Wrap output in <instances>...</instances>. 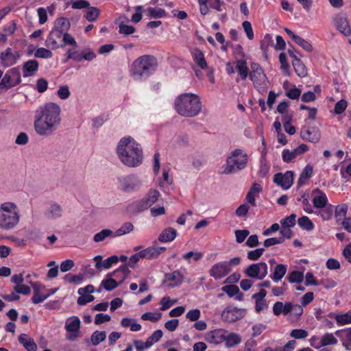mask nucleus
Masks as SVG:
<instances>
[{
  "label": "nucleus",
  "mask_w": 351,
  "mask_h": 351,
  "mask_svg": "<svg viewBox=\"0 0 351 351\" xmlns=\"http://www.w3.org/2000/svg\"><path fill=\"white\" fill-rule=\"evenodd\" d=\"M293 65L296 73L300 77L306 76L307 74L306 67L299 58L293 60Z\"/></svg>",
  "instance_id": "40"
},
{
  "label": "nucleus",
  "mask_w": 351,
  "mask_h": 351,
  "mask_svg": "<svg viewBox=\"0 0 351 351\" xmlns=\"http://www.w3.org/2000/svg\"><path fill=\"white\" fill-rule=\"evenodd\" d=\"M80 326V320L77 317H73L71 320H67L66 322V330L68 332H73L69 335L67 338L70 341H73L77 337V333L79 332Z\"/></svg>",
  "instance_id": "22"
},
{
  "label": "nucleus",
  "mask_w": 351,
  "mask_h": 351,
  "mask_svg": "<svg viewBox=\"0 0 351 351\" xmlns=\"http://www.w3.org/2000/svg\"><path fill=\"white\" fill-rule=\"evenodd\" d=\"M117 152L121 162L129 167H136L143 163V153L141 145L132 137L121 138Z\"/></svg>",
  "instance_id": "2"
},
{
  "label": "nucleus",
  "mask_w": 351,
  "mask_h": 351,
  "mask_svg": "<svg viewBox=\"0 0 351 351\" xmlns=\"http://www.w3.org/2000/svg\"><path fill=\"white\" fill-rule=\"evenodd\" d=\"M174 105L176 112L186 117L197 116L202 108L199 96L193 93L181 94L175 99Z\"/></svg>",
  "instance_id": "3"
},
{
  "label": "nucleus",
  "mask_w": 351,
  "mask_h": 351,
  "mask_svg": "<svg viewBox=\"0 0 351 351\" xmlns=\"http://www.w3.org/2000/svg\"><path fill=\"white\" fill-rule=\"evenodd\" d=\"M265 252L264 247L256 249L254 250L249 251L247 252V258L251 261L258 260Z\"/></svg>",
  "instance_id": "51"
},
{
  "label": "nucleus",
  "mask_w": 351,
  "mask_h": 351,
  "mask_svg": "<svg viewBox=\"0 0 351 351\" xmlns=\"http://www.w3.org/2000/svg\"><path fill=\"white\" fill-rule=\"evenodd\" d=\"M300 136L304 140L311 143H316L321 138V133L317 128L303 127L300 131Z\"/></svg>",
  "instance_id": "17"
},
{
  "label": "nucleus",
  "mask_w": 351,
  "mask_h": 351,
  "mask_svg": "<svg viewBox=\"0 0 351 351\" xmlns=\"http://www.w3.org/2000/svg\"><path fill=\"white\" fill-rule=\"evenodd\" d=\"M64 280L71 284L79 285L82 282L84 276L82 274L77 275H72L68 274L64 276Z\"/></svg>",
  "instance_id": "46"
},
{
  "label": "nucleus",
  "mask_w": 351,
  "mask_h": 351,
  "mask_svg": "<svg viewBox=\"0 0 351 351\" xmlns=\"http://www.w3.org/2000/svg\"><path fill=\"white\" fill-rule=\"evenodd\" d=\"M222 290L225 291L230 297H233L239 293V287L234 285L224 286L222 287Z\"/></svg>",
  "instance_id": "56"
},
{
  "label": "nucleus",
  "mask_w": 351,
  "mask_h": 351,
  "mask_svg": "<svg viewBox=\"0 0 351 351\" xmlns=\"http://www.w3.org/2000/svg\"><path fill=\"white\" fill-rule=\"evenodd\" d=\"M250 78L253 82L255 88L259 92H265L269 84V81L263 70L257 63L251 64Z\"/></svg>",
  "instance_id": "9"
},
{
  "label": "nucleus",
  "mask_w": 351,
  "mask_h": 351,
  "mask_svg": "<svg viewBox=\"0 0 351 351\" xmlns=\"http://www.w3.org/2000/svg\"><path fill=\"white\" fill-rule=\"evenodd\" d=\"M38 62L36 60H29L24 62L22 67L23 77L32 76L38 70Z\"/></svg>",
  "instance_id": "24"
},
{
  "label": "nucleus",
  "mask_w": 351,
  "mask_h": 351,
  "mask_svg": "<svg viewBox=\"0 0 351 351\" xmlns=\"http://www.w3.org/2000/svg\"><path fill=\"white\" fill-rule=\"evenodd\" d=\"M19 341L23 344L27 351H36L37 350V345L34 339L31 337H28L26 334L23 333L19 335Z\"/></svg>",
  "instance_id": "26"
},
{
  "label": "nucleus",
  "mask_w": 351,
  "mask_h": 351,
  "mask_svg": "<svg viewBox=\"0 0 351 351\" xmlns=\"http://www.w3.org/2000/svg\"><path fill=\"white\" fill-rule=\"evenodd\" d=\"M45 46L52 50L63 48L66 45L77 48L78 45L75 38L70 34H63L60 32L52 29L45 40Z\"/></svg>",
  "instance_id": "8"
},
{
  "label": "nucleus",
  "mask_w": 351,
  "mask_h": 351,
  "mask_svg": "<svg viewBox=\"0 0 351 351\" xmlns=\"http://www.w3.org/2000/svg\"><path fill=\"white\" fill-rule=\"evenodd\" d=\"M77 48L72 47L71 49H69L66 51V61L70 59H72L77 62L81 61L82 54L79 53L78 51L76 50Z\"/></svg>",
  "instance_id": "45"
},
{
  "label": "nucleus",
  "mask_w": 351,
  "mask_h": 351,
  "mask_svg": "<svg viewBox=\"0 0 351 351\" xmlns=\"http://www.w3.org/2000/svg\"><path fill=\"white\" fill-rule=\"evenodd\" d=\"M71 27L70 21L68 19L64 17H61L57 19L55 21L54 26L52 29L57 30L58 32H60L63 34H69L68 31Z\"/></svg>",
  "instance_id": "25"
},
{
  "label": "nucleus",
  "mask_w": 351,
  "mask_h": 351,
  "mask_svg": "<svg viewBox=\"0 0 351 351\" xmlns=\"http://www.w3.org/2000/svg\"><path fill=\"white\" fill-rule=\"evenodd\" d=\"M274 182L284 189H289L293 182V173L291 171H287L285 174L280 173L274 176Z\"/></svg>",
  "instance_id": "18"
},
{
  "label": "nucleus",
  "mask_w": 351,
  "mask_h": 351,
  "mask_svg": "<svg viewBox=\"0 0 351 351\" xmlns=\"http://www.w3.org/2000/svg\"><path fill=\"white\" fill-rule=\"evenodd\" d=\"M313 172V167L309 165H306L300 176L298 181V185H302L305 181L308 180L312 176Z\"/></svg>",
  "instance_id": "36"
},
{
  "label": "nucleus",
  "mask_w": 351,
  "mask_h": 351,
  "mask_svg": "<svg viewBox=\"0 0 351 351\" xmlns=\"http://www.w3.org/2000/svg\"><path fill=\"white\" fill-rule=\"evenodd\" d=\"M101 285L107 291H112L118 287V283L112 278L104 280Z\"/></svg>",
  "instance_id": "55"
},
{
  "label": "nucleus",
  "mask_w": 351,
  "mask_h": 351,
  "mask_svg": "<svg viewBox=\"0 0 351 351\" xmlns=\"http://www.w3.org/2000/svg\"><path fill=\"white\" fill-rule=\"evenodd\" d=\"M288 280L291 283L301 282L304 280V274L299 271H293L289 274Z\"/></svg>",
  "instance_id": "44"
},
{
  "label": "nucleus",
  "mask_w": 351,
  "mask_h": 351,
  "mask_svg": "<svg viewBox=\"0 0 351 351\" xmlns=\"http://www.w3.org/2000/svg\"><path fill=\"white\" fill-rule=\"evenodd\" d=\"M119 189L125 193H132L138 191L142 182L134 175H130L118 178Z\"/></svg>",
  "instance_id": "10"
},
{
  "label": "nucleus",
  "mask_w": 351,
  "mask_h": 351,
  "mask_svg": "<svg viewBox=\"0 0 351 351\" xmlns=\"http://www.w3.org/2000/svg\"><path fill=\"white\" fill-rule=\"evenodd\" d=\"M312 195L313 206L317 209L315 211V215L319 216L323 221L330 220L333 214V206L328 203L326 193L316 188L313 190Z\"/></svg>",
  "instance_id": "6"
},
{
  "label": "nucleus",
  "mask_w": 351,
  "mask_h": 351,
  "mask_svg": "<svg viewBox=\"0 0 351 351\" xmlns=\"http://www.w3.org/2000/svg\"><path fill=\"white\" fill-rule=\"evenodd\" d=\"M61 108L56 103L49 102L36 110L34 128L40 136L47 137L53 134L61 123Z\"/></svg>",
  "instance_id": "1"
},
{
  "label": "nucleus",
  "mask_w": 351,
  "mask_h": 351,
  "mask_svg": "<svg viewBox=\"0 0 351 351\" xmlns=\"http://www.w3.org/2000/svg\"><path fill=\"white\" fill-rule=\"evenodd\" d=\"M21 82V73L18 67L10 69L3 77L0 82V87L10 88L20 84Z\"/></svg>",
  "instance_id": "12"
},
{
  "label": "nucleus",
  "mask_w": 351,
  "mask_h": 351,
  "mask_svg": "<svg viewBox=\"0 0 351 351\" xmlns=\"http://www.w3.org/2000/svg\"><path fill=\"white\" fill-rule=\"evenodd\" d=\"M19 51H14L8 47L0 54V64L3 67L7 68L15 64L20 59Z\"/></svg>",
  "instance_id": "14"
},
{
  "label": "nucleus",
  "mask_w": 351,
  "mask_h": 351,
  "mask_svg": "<svg viewBox=\"0 0 351 351\" xmlns=\"http://www.w3.org/2000/svg\"><path fill=\"white\" fill-rule=\"evenodd\" d=\"M231 270L232 268L228 267L227 261H223L213 265L209 271V274L215 279L219 280L228 275Z\"/></svg>",
  "instance_id": "16"
},
{
  "label": "nucleus",
  "mask_w": 351,
  "mask_h": 351,
  "mask_svg": "<svg viewBox=\"0 0 351 351\" xmlns=\"http://www.w3.org/2000/svg\"><path fill=\"white\" fill-rule=\"evenodd\" d=\"M34 56L37 58L48 59L53 56V53L48 49L39 47L34 51Z\"/></svg>",
  "instance_id": "41"
},
{
  "label": "nucleus",
  "mask_w": 351,
  "mask_h": 351,
  "mask_svg": "<svg viewBox=\"0 0 351 351\" xmlns=\"http://www.w3.org/2000/svg\"><path fill=\"white\" fill-rule=\"evenodd\" d=\"M335 319L338 325L342 326L351 324V315L349 313L337 315L335 317Z\"/></svg>",
  "instance_id": "52"
},
{
  "label": "nucleus",
  "mask_w": 351,
  "mask_h": 351,
  "mask_svg": "<svg viewBox=\"0 0 351 351\" xmlns=\"http://www.w3.org/2000/svg\"><path fill=\"white\" fill-rule=\"evenodd\" d=\"M236 69L238 71L241 80H245L249 74V69L247 67L246 61L244 60H237Z\"/></svg>",
  "instance_id": "29"
},
{
  "label": "nucleus",
  "mask_w": 351,
  "mask_h": 351,
  "mask_svg": "<svg viewBox=\"0 0 351 351\" xmlns=\"http://www.w3.org/2000/svg\"><path fill=\"white\" fill-rule=\"evenodd\" d=\"M224 341H226V346L227 348H231L239 344L241 342V338L239 335L232 332L227 336L225 335Z\"/></svg>",
  "instance_id": "33"
},
{
  "label": "nucleus",
  "mask_w": 351,
  "mask_h": 351,
  "mask_svg": "<svg viewBox=\"0 0 351 351\" xmlns=\"http://www.w3.org/2000/svg\"><path fill=\"white\" fill-rule=\"evenodd\" d=\"M203 257V254L200 252H189L183 255V258L186 260L189 263H191V258H193V261H198Z\"/></svg>",
  "instance_id": "50"
},
{
  "label": "nucleus",
  "mask_w": 351,
  "mask_h": 351,
  "mask_svg": "<svg viewBox=\"0 0 351 351\" xmlns=\"http://www.w3.org/2000/svg\"><path fill=\"white\" fill-rule=\"evenodd\" d=\"M334 21L335 25L339 32L345 36H349L351 34V27L346 16L339 15Z\"/></svg>",
  "instance_id": "21"
},
{
  "label": "nucleus",
  "mask_w": 351,
  "mask_h": 351,
  "mask_svg": "<svg viewBox=\"0 0 351 351\" xmlns=\"http://www.w3.org/2000/svg\"><path fill=\"white\" fill-rule=\"evenodd\" d=\"M249 234H250V231L247 230H236L235 236H236L237 242L239 243H243Z\"/></svg>",
  "instance_id": "58"
},
{
  "label": "nucleus",
  "mask_w": 351,
  "mask_h": 351,
  "mask_svg": "<svg viewBox=\"0 0 351 351\" xmlns=\"http://www.w3.org/2000/svg\"><path fill=\"white\" fill-rule=\"evenodd\" d=\"M193 60L195 63L202 69L207 68V62L202 51L195 49L193 52Z\"/></svg>",
  "instance_id": "31"
},
{
  "label": "nucleus",
  "mask_w": 351,
  "mask_h": 351,
  "mask_svg": "<svg viewBox=\"0 0 351 351\" xmlns=\"http://www.w3.org/2000/svg\"><path fill=\"white\" fill-rule=\"evenodd\" d=\"M163 332L161 330H156L150 337L147 339V346L152 347L154 343L158 342L162 337Z\"/></svg>",
  "instance_id": "43"
},
{
  "label": "nucleus",
  "mask_w": 351,
  "mask_h": 351,
  "mask_svg": "<svg viewBox=\"0 0 351 351\" xmlns=\"http://www.w3.org/2000/svg\"><path fill=\"white\" fill-rule=\"evenodd\" d=\"M226 332L227 331L223 329H215L207 332L205 334L204 339L210 343L219 344L224 341Z\"/></svg>",
  "instance_id": "20"
},
{
  "label": "nucleus",
  "mask_w": 351,
  "mask_h": 351,
  "mask_svg": "<svg viewBox=\"0 0 351 351\" xmlns=\"http://www.w3.org/2000/svg\"><path fill=\"white\" fill-rule=\"evenodd\" d=\"M119 262V257L116 255L111 256L103 261V268L109 269L113 264Z\"/></svg>",
  "instance_id": "64"
},
{
  "label": "nucleus",
  "mask_w": 351,
  "mask_h": 351,
  "mask_svg": "<svg viewBox=\"0 0 351 351\" xmlns=\"http://www.w3.org/2000/svg\"><path fill=\"white\" fill-rule=\"evenodd\" d=\"M287 272V266L283 264H278L274 271V273L270 276V278L274 282L280 280Z\"/></svg>",
  "instance_id": "30"
},
{
  "label": "nucleus",
  "mask_w": 351,
  "mask_h": 351,
  "mask_svg": "<svg viewBox=\"0 0 351 351\" xmlns=\"http://www.w3.org/2000/svg\"><path fill=\"white\" fill-rule=\"evenodd\" d=\"M308 333L304 329H293L290 333V336L293 338L300 339L307 337Z\"/></svg>",
  "instance_id": "53"
},
{
  "label": "nucleus",
  "mask_w": 351,
  "mask_h": 351,
  "mask_svg": "<svg viewBox=\"0 0 351 351\" xmlns=\"http://www.w3.org/2000/svg\"><path fill=\"white\" fill-rule=\"evenodd\" d=\"M108 237L114 238V232L110 229H103L94 235L93 241L96 243H99L104 241Z\"/></svg>",
  "instance_id": "34"
},
{
  "label": "nucleus",
  "mask_w": 351,
  "mask_h": 351,
  "mask_svg": "<svg viewBox=\"0 0 351 351\" xmlns=\"http://www.w3.org/2000/svg\"><path fill=\"white\" fill-rule=\"evenodd\" d=\"M166 250L165 247L150 246L146 248L147 259L156 258Z\"/></svg>",
  "instance_id": "35"
},
{
  "label": "nucleus",
  "mask_w": 351,
  "mask_h": 351,
  "mask_svg": "<svg viewBox=\"0 0 351 351\" xmlns=\"http://www.w3.org/2000/svg\"><path fill=\"white\" fill-rule=\"evenodd\" d=\"M177 235L176 230L173 228L165 229L159 235L158 241L160 242H170L175 239Z\"/></svg>",
  "instance_id": "27"
},
{
  "label": "nucleus",
  "mask_w": 351,
  "mask_h": 351,
  "mask_svg": "<svg viewBox=\"0 0 351 351\" xmlns=\"http://www.w3.org/2000/svg\"><path fill=\"white\" fill-rule=\"evenodd\" d=\"M294 42L308 52H311L313 49L312 45L308 41L299 36L295 38Z\"/></svg>",
  "instance_id": "48"
},
{
  "label": "nucleus",
  "mask_w": 351,
  "mask_h": 351,
  "mask_svg": "<svg viewBox=\"0 0 351 351\" xmlns=\"http://www.w3.org/2000/svg\"><path fill=\"white\" fill-rule=\"evenodd\" d=\"M348 211V206L345 204H339L336 206L335 213L337 217H346Z\"/></svg>",
  "instance_id": "60"
},
{
  "label": "nucleus",
  "mask_w": 351,
  "mask_h": 351,
  "mask_svg": "<svg viewBox=\"0 0 351 351\" xmlns=\"http://www.w3.org/2000/svg\"><path fill=\"white\" fill-rule=\"evenodd\" d=\"M242 26L248 39L252 40L254 38V32L252 29L251 23L250 21H245L242 23Z\"/></svg>",
  "instance_id": "62"
},
{
  "label": "nucleus",
  "mask_w": 351,
  "mask_h": 351,
  "mask_svg": "<svg viewBox=\"0 0 351 351\" xmlns=\"http://www.w3.org/2000/svg\"><path fill=\"white\" fill-rule=\"evenodd\" d=\"M161 317L160 313H154L152 312H147L141 315V319L143 320H149L153 322H157Z\"/></svg>",
  "instance_id": "57"
},
{
  "label": "nucleus",
  "mask_w": 351,
  "mask_h": 351,
  "mask_svg": "<svg viewBox=\"0 0 351 351\" xmlns=\"http://www.w3.org/2000/svg\"><path fill=\"white\" fill-rule=\"evenodd\" d=\"M201 315V312L199 309L190 310L186 314V317L191 322H195L199 319Z\"/></svg>",
  "instance_id": "63"
},
{
  "label": "nucleus",
  "mask_w": 351,
  "mask_h": 351,
  "mask_svg": "<svg viewBox=\"0 0 351 351\" xmlns=\"http://www.w3.org/2000/svg\"><path fill=\"white\" fill-rule=\"evenodd\" d=\"M106 338V332L105 331L96 330L91 335V341L94 346H97L104 341Z\"/></svg>",
  "instance_id": "42"
},
{
  "label": "nucleus",
  "mask_w": 351,
  "mask_h": 351,
  "mask_svg": "<svg viewBox=\"0 0 351 351\" xmlns=\"http://www.w3.org/2000/svg\"><path fill=\"white\" fill-rule=\"evenodd\" d=\"M159 197L160 192L158 190L150 189L144 199L139 200L133 204L134 210L141 212L147 210L157 202Z\"/></svg>",
  "instance_id": "11"
},
{
  "label": "nucleus",
  "mask_w": 351,
  "mask_h": 351,
  "mask_svg": "<svg viewBox=\"0 0 351 351\" xmlns=\"http://www.w3.org/2000/svg\"><path fill=\"white\" fill-rule=\"evenodd\" d=\"M21 220V214L17 205L12 202L0 204V229L11 230L14 229Z\"/></svg>",
  "instance_id": "5"
},
{
  "label": "nucleus",
  "mask_w": 351,
  "mask_h": 351,
  "mask_svg": "<svg viewBox=\"0 0 351 351\" xmlns=\"http://www.w3.org/2000/svg\"><path fill=\"white\" fill-rule=\"evenodd\" d=\"M298 223L299 226L306 231H311L314 229V224L311 219L306 217L303 216L298 219Z\"/></svg>",
  "instance_id": "39"
},
{
  "label": "nucleus",
  "mask_w": 351,
  "mask_h": 351,
  "mask_svg": "<svg viewBox=\"0 0 351 351\" xmlns=\"http://www.w3.org/2000/svg\"><path fill=\"white\" fill-rule=\"evenodd\" d=\"M134 229V225L131 222L127 221L123 223L119 228L114 231V234L115 237H121L130 233Z\"/></svg>",
  "instance_id": "32"
},
{
  "label": "nucleus",
  "mask_w": 351,
  "mask_h": 351,
  "mask_svg": "<svg viewBox=\"0 0 351 351\" xmlns=\"http://www.w3.org/2000/svg\"><path fill=\"white\" fill-rule=\"evenodd\" d=\"M247 161V154L241 149H236L227 158L223 173L231 174L241 171L246 167Z\"/></svg>",
  "instance_id": "7"
},
{
  "label": "nucleus",
  "mask_w": 351,
  "mask_h": 351,
  "mask_svg": "<svg viewBox=\"0 0 351 351\" xmlns=\"http://www.w3.org/2000/svg\"><path fill=\"white\" fill-rule=\"evenodd\" d=\"M319 343V347L336 345L337 343V339L332 333H326L322 337Z\"/></svg>",
  "instance_id": "37"
},
{
  "label": "nucleus",
  "mask_w": 351,
  "mask_h": 351,
  "mask_svg": "<svg viewBox=\"0 0 351 351\" xmlns=\"http://www.w3.org/2000/svg\"><path fill=\"white\" fill-rule=\"evenodd\" d=\"M99 14V10L97 8L91 7L86 11L85 17L88 21H93L97 19Z\"/></svg>",
  "instance_id": "49"
},
{
  "label": "nucleus",
  "mask_w": 351,
  "mask_h": 351,
  "mask_svg": "<svg viewBox=\"0 0 351 351\" xmlns=\"http://www.w3.org/2000/svg\"><path fill=\"white\" fill-rule=\"evenodd\" d=\"M57 95L61 99H68L71 95L68 86H60L57 91Z\"/></svg>",
  "instance_id": "54"
},
{
  "label": "nucleus",
  "mask_w": 351,
  "mask_h": 351,
  "mask_svg": "<svg viewBox=\"0 0 351 351\" xmlns=\"http://www.w3.org/2000/svg\"><path fill=\"white\" fill-rule=\"evenodd\" d=\"M184 280V276L180 271L176 270L171 273L165 274V282H170L169 286L175 287L180 286Z\"/></svg>",
  "instance_id": "23"
},
{
  "label": "nucleus",
  "mask_w": 351,
  "mask_h": 351,
  "mask_svg": "<svg viewBox=\"0 0 351 351\" xmlns=\"http://www.w3.org/2000/svg\"><path fill=\"white\" fill-rule=\"evenodd\" d=\"M245 309L232 306L226 307L221 313V319L226 322H235L245 317Z\"/></svg>",
  "instance_id": "13"
},
{
  "label": "nucleus",
  "mask_w": 351,
  "mask_h": 351,
  "mask_svg": "<svg viewBox=\"0 0 351 351\" xmlns=\"http://www.w3.org/2000/svg\"><path fill=\"white\" fill-rule=\"evenodd\" d=\"M64 209L62 206L58 203L50 201L47 203L45 210V216L48 219H57L62 217Z\"/></svg>",
  "instance_id": "15"
},
{
  "label": "nucleus",
  "mask_w": 351,
  "mask_h": 351,
  "mask_svg": "<svg viewBox=\"0 0 351 351\" xmlns=\"http://www.w3.org/2000/svg\"><path fill=\"white\" fill-rule=\"evenodd\" d=\"M95 299L94 296L91 294L82 293L77 298V302L79 305H85L88 302L93 301Z\"/></svg>",
  "instance_id": "59"
},
{
  "label": "nucleus",
  "mask_w": 351,
  "mask_h": 351,
  "mask_svg": "<svg viewBox=\"0 0 351 351\" xmlns=\"http://www.w3.org/2000/svg\"><path fill=\"white\" fill-rule=\"evenodd\" d=\"M295 214H291L289 217L281 221L282 226H286L288 228L293 227L295 225Z\"/></svg>",
  "instance_id": "61"
},
{
  "label": "nucleus",
  "mask_w": 351,
  "mask_h": 351,
  "mask_svg": "<svg viewBox=\"0 0 351 351\" xmlns=\"http://www.w3.org/2000/svg\"><path fill=\"white\" fill-rule=\"evenodd\" d=\"M308 149V147L305 144H301L292 151H290L289 149H284L282 154V160L286 162H289L296 157L302 156L307 152Z\"/></svg>",
  "instance_id": "19"
},
{
  "label": "nucleus",
  "mask_w": 351,
  "mask_h": 351,
  "mask_svg": "<svg viewBox=\"0 0 351 351\" xmlns=\"http://www.w3.org/2000/svg\"><path fill=\"white\" fill-rule=\"evenodd\" d=\"M147 11L152 18H161L165 15V11L160 8H149Z\"/></svg>",
  "instance_id": "47"
},
{
  "label": "nucleus",
  "mask_w": 351,
  "mask_h": 351,
  "mask_svg": "<svg viewBox=\"0 0 351 351\" xmlns=\"http://www.w3.org/2000/svg\"><path fill=\"white\" fill-rule=\"evenodd\" d=\"M245 274L252 278L262 280L257 263L250 265L245 271Z\"/></svg>",
  "instance_id": "38"
},
{
  "label": "nucleus",
  "mask_w": 351,
  "mask_h": 351,
  "mask_svg": "<svg viewBox=\"0 0 351 351\" xmlns=\"http://www.w3.org/2000/svg\"><path fill=\"white\" fill-rule=\"evenodd\" d=\"M157 60L151 55H144L135 60L131 68V74L136 80H142L151 75L157 68Z\"/></svg>",
  "instance_id": "4"
},
{
  "label": "nucleus",
  "mask_w": 351,
  "mask_h": 351,
  "mask_svg": "<svg viewBox=\"0 0 351 351\" xmlns=\"http://www.w3.org/2000/svg\"><path fill=\"white\" fill-rule=\"evenodd\" d=\"M335 335L339 337H345L346 340L342 341L343 347L346 350H350L351 347V328L347 330H338L335 332Z\"/></svg>",
  "instance_id": "28"
}]
</instances>
